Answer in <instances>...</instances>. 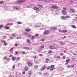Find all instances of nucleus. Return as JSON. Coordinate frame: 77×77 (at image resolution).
I'll return each instance as SVG.
<instances>
[{
	"label": "nucleus",
	"mask_w": 77,
	"mask_h": 77,
	"mask_svg": "<svg viewBox=\"0 0 77 77\" xmlns=\"http://www.w3.org/2000/svg\"><path fill=\"white\" fill-rule=\"evenodd\" d=\"M50 33V31L48 30H47L45 31L43 33V35H48Z\"/></svg>",
	"instance_id": "nucleus-1"
},
{
	"label": "nucleus",
	"mask_w": 77,
	"mask_h": 77,
	"mask_svg": "<svg viewBox=\"0 0 77 77\" xmlns=\"http://www.w3.org/2000/svg\"><path fill=\"white\" fill-rule=\"evenodd\" d=\"M27 64L28 66H33V63H32L30 62L29 61L27 62Z\"/></svg>",
	"instance_id": "nucleus-2"
},
{
	"label": "nucleus",
	"mask_w": 77,
	"mask_h": 77,
	"mask_svg": "<svg viewBox=\"0 0 77 77\" xmlns=\"http://www.w3.org/2000/svg\"><path fill=\"white\" fill-rule=\"evenodd\" d=\"M51 8H52V9H58V6L54 5L52 6Z\"/></svg>",
	"instance_id": "nucleus-3"
},
{
	"label": "nucleus",
	"mask_w": 77,
	"mask_h": 77,
	"mask_svg": "<svg viewBox=\"0 0 77 77\" xmlns=\"http://www.w3.org/2000/svg\"><path fill=\"white\" fill-rule=\"evenodd\" d=\"M62 13L63 14V15H66V11L65 10H63L62 11Z\"/></svg>",
	"instance_id": "nucleus-4"
},
{
	"label": "nucleus",
	"mask_w": 77,
	"mask_h": 77,
	"mask_svg": "<svg viewBox=\"0 0 77 77\" xmlns=\"http://www.w3.org/2000/svg\"><path fill=\"white\" fill-rule=\"evenodd\" d=\"M46 68V66H44L43 67H42L41 69V71H44L45 69Z\"/></svg>",
	"instance_id": "nucleus-5"
},
{
	"label": "nucleus",
	"mask_w": 77,
	"mask_h": 77,
	"mask_svg": "<svg viewBox=\"0 0 77 77\" xmlns=\"http://www.w3.org/2000/svg\"><path fill=\"white\" fill-rule=\"evenodd\" d=\"M33 9H34V10H35V11H39V9L36 7H34L33 8Z\"/></svg>",
	"instance_id": "nucleus-6"
},
{
	"label": "nucleus",
	"mask_w": 77,
	"mask_h": 77,
	"mask_svg": "<svg viewBox=\"0 0 77 77\" xmlns=\"http://www.w3.org/2000/svg\"><path fill=\"white\" fill-rule=\"evenodd\" d=\"M29 67H27V66H26L25 67V71H28V69H29Z\"/></svg>",
	"instance_id": "nucleus-7"
},
{
	"label": "nucleus",
	"mask_w": 77,
	"mask_h": 77,
	"mask_svg": "<svg viewBox=\"0 0 77 77\" xmlns=\"http://www.w3.org/2000/svg\"><path fill=\"white\" fill-rule=\"evenodd\" d=\"M49 60V59L48 58H46L45 60V62L46 63H48V61Z\"/></svg>",
	"instance_id": "nucleus-8"
},
{
	"label": "nucleus",
	"mask_w": 77,
	"mask_h": 77,
	"mask_svg": "<svg viewBox=\"0 0 77 77\" xmlns=\"http://www.w3.org/2000/svg\"><path fill=\"white\" fill-rule=\"evenodd\" d=\"M12 60L13 61H14V60H16V58L15 57H12Z\"/></svg>",
	"instance_id": "nucleus-9"
},
{
	"label": "nucleus",
	"mask_w": 77,
	"mask_h": 77,
	"mask_svg": "<svg viewBox=\"0 0 77 77\" xmlns=\"http://www.w3.org/2000/svg\"><path fill=\"white\" fill-rule=\"evenodd\" d=\"M49 48H50L51 50H53L54 49V47L53 46L51 45L49 46Z\"/></svg>",
	"instance_id": "nucleus-10"
},
{
	"label": "nucleus",
	"mask_w": 77,
	"mask_h": 77,
	"mask_svg": "<svg viewBox=\"0 0 77 77\" xmlns=\"http://www.w3.org/2000/svg\"><path fill=\"white\" fill-rule=\"evenodd\" d=\"M30 31H31V30L30 29H26L25 30V32H30Z\"/></svg>",
	"instance_id": "nucleus-11"
},
{
	"label": "nucleus",
	"mask_w": 77,
	"mask_h": 77,
	"mask_svg": "<svg viewBox=\"0 0 77 77\" xmlns=\"http://www.w3.org/2000/svg\"><path fill=\"white\" fill-rule=\"evenodd\" d=\"M33 59H37V58H38L39 57L37 55H35L33 56Z\"/></svg>",
	"instance_id": "nucleus-12"
},
{
	"label": "nucleus",
	"mask_w": 77,
	"mask_h": 77,
	"mask_svg": "<svg viewBox=\"0 0 77 77\" xmlns=\"http://www.w3.org/2000/svg\"><path fill=\"white\" fill-rule=\"evenodd\" d=\"M65 18L66 17L65 16H62L61 17V19H62V20H65Z\"/></svg>",
	"instance_id": "nucleus-13"
},
{
	"label": "nucleus",
	"mask_w": 77,
	"mask_h": 77,
	"mask_svg": "<svg viewBox=\"0 0 77 77\" xmlns=\"http://www.w3.org/2000/svg\"><path fill=\"white\" fill-rule=\"evenodd\" d=\"M69 61H70V59L69 58L67 59L66 60V62H69Z\"/></svg>",
	"instance_id": "nucleus-14"
},
{
	"label": "nucleus",
	"mask_w": 77,
	"mask_h": 77,
	"mask_svg": "<svg viewBox=\"0 0 77 77\" xmlns=\"http://www.w3.org/2000/svg\"><path fill=\"white\" fill-rule=\"evenodd\" d=\"M36 6H39V7H41V8H42L43 7V6L41 5H36Z\"/></svg>",
	"instance_id": "nucleus-15"
},
{
	"label": "nucleus",
	"mask_w": 77,
	"mask_h": 77,
	"mask_svg": "<svg viewBox=\"0 0 77 77\" xmlns=\"http://www.w3.org/2000/svg\"><path fill=\"white\" fill-rule=\"evenodd\" d=\"M1 42L2 43H5V40H4L2 39L1 41Z\"/></svg>",
	"instance_id": "nucleus-16"
},
{
	"label": "nucleus",
	"mask_w": 77,
	"mask_h": 77,
	"mask_svg": "<svg viewBox=\"0 0 77 77\" xmlns=\"http://www.w3.org/2000/svg\"><path fill=\"white\" fill-rule=\"evenodd\" d=\"M25 1L26 0H22L20 1V3H24V2H25Z\"/></svg>",
	"instance_id": "nucleus-17"
},
{
	"label": "nucleus",
	"mask_w": 77,
	"mask_h": 77,
	"mask_svg": "<svg viewBox=\"0 0 77 77\" xmlns=\"http://www.w3.org/2000/svg\"><path fill=\"white\" fill-rule=\"evenodd\" d=\"M29 75H32V71L29 72L28 73Z\"/></svg>",
	"instance_id": "nucleus-18"
},
{
	"label": "nucleus",
	"mask_w": 77,
	"mask_h": 77,
	"mask_svg": "<svg viewBox=\"0 0 77 77\" xmlns=\"http://www.w3.org/2000/svg\"><path fill=\"white\" fill-rule=\"evenodd\" d=\"M70 10L72 12H75V11H74V9H70Z\"/></svg>",
	"instance_id": "nucleus-19"
},
{
	"label": "nucleus",
	"mask_w": 77,
	"mask_h": 77,
	"mask_svg": "<svg viewBox=\"0 0 77 77\" xmlns=\"http://www.w3.org/2000/svg\"><path fill=\"white\" fill-rule=\"evenodd\" d=\"M53 53V51L51 50H50L49 51L48 53L49 54H51V53Z\"/></svg>",
	"instance_id": "nucleus-20"
},
{
	"label": "nucleus",
	"mask_w": 77,
	"mask_h": 77,
	"mask_svg": "<svg viewBox=\"0 0 77 77\" xmlns=\"http://www.w3.org/2000/svg\"><path fill=\"white\" fill-rule=\"evenodd\" d=\"M67 32V30H63V33H66Z\"/></svg>",
	"instance_id": "nucleus-21"
},
{
	"label": "nucleus",
	"mask_w": 77,
	"mask_h": 77,
	"mask_svg": "<svg viewBox=\"0 0 77 77\" xmlns=\"http://www.w3.org/2000/svg\"><path fill=\"white\" fill-rule=\"evenodd\" d=\"M6 60L7 61V62H9L10 60V58H8L6 59Z\"/></svg>",
	"instance_id": "nucleus-22"
},
{
	"label": "nucleus",
	"mask_w": 77,
	"mask_h": 77,
	"mask_svg": "<svg viewBox=\"0 0 77 77\" xmlns=\"http://www.w3.org/2000/svg\"><path fill=\"white\" fill-rule=\"evenodd\" d=\"M3 27V25H0V29H2Z\"/></svg>",
	"instance_id": "nucleus-23"
},
{
	"label": "nucleus",
	"mask_w": 77,
	"mask_h": 77,
	"mask_svg": "<svg viewBox=\"0 0 77 77\" xmlns=\"http://www.w3.org/2000/svg\"><path fill=\"white\" fill-rule=\"evenodd\" d=\"M27 41L28 43H30V39H27Z\"/></svg>",
	"instance_id": "nucleus-24"
},
{
	"label": "nucleus",
	"mask_w": 77,
	"mask_h": 77,
	"mask_svg": "<svg viewBox=\"0 0 77 77\" xmlns=\"http://www.w3.org/2000/svg\"><path fill=\"white\" fill-rule=\"evenodd\" d=\"M71 26L72 27V28H75V29L76 28L75 26L74 25H72Z\"/></svg>",
	"instance_id": "nucleus-25"
},
{
	"label": "nucleus",
	"mask_w": 77,
	"mask_h": 77,
	"mask_svg": "<svg viewBox=\"0 0 77 77\" xmlns=\"http://www.w3.org/2000/svg\"><path fill=\"white\" fill-rule=\"evenodd\" d=\"M24 33L25 36H28V35H29V33L25 32Z\"/></svg>",
	"instance_id": "nucleus-26"
},
{
	"label": "nucleus",
	"mask_w": 77,
	"mask_h": 77,
	"mask_svg": "<svg viewBox=\"0 0 77 77\" xmlns=\"http://www.w3.org/2000/svg\"><path fill=\"white\" fill-rule=\"evenodd\" d=\"M59 32H60V33H63V30H61L60 29H59Z\"/></svg>",
	"instance_id": "nucleus-27"
},
{
	"label": "nucleus",
	"mask_w": 77,
	"mask_h": 77,
	"mask_svg": "<svg viewBox=\"0 0 77 77\" xmlns=\"http://www.w3.org/2000/svg\"><path fill=\"white\" fill-rule=\"evenodd\" d=\"M38 66L37 65H35V66H34V68L35 69H36V68H38Z\"/></svg>",
	"instance_id": "nucleus-28"
},
{
	"label": "nucleus",
	"mask_w": 77,
	"mask_h": 77,
	"mask_svg": "<svg viewBox=\"0 0 77 77\" xmlns=\"http://www.w3.org/2000/svg\"><path fill=\"white\" fill-rule=\"evenodd\" d=\"M15 68V65H13L12 67V69H14Z\"/></svg>",
	"instance_id": "nucleus-29"
},
{
	"label": "nucleus",
	"mask_w": 77,
	"mask_h": 77,
	"mask_svg": "<svg viewBox=\"0 0 77 77\" xmlns=\"http://www.w3.org/2000/svg\"><path fill=\"white\" fill-rule=\"evenodd\" d=\"M51 68H53L54 67V65H52L51 66Z\"/></svg>",
	"instance_id": "nucleus-30"
},
{
	"label": "nucleus",
	"mask_w": 77,
	"mask_h": 77,
	"mask_svg": "<svg viewBox=\"0 0 77 77\" xmlns=\"http://www.w3.org/2000/svg\"><path fill=\"white\" fill-rule=\"evenodd\" d=\"M4 45H5V46H6V45H8V43L5 42L4 44Z\"/></svg>",
	"instance_id": "nucleus-31"
},
{
	"label": "nucleus",
	"mask_w": 77,
	"mask_h": 77,
	"mask_svg": "<svg viewBox=\"0 0 77 77\" xmlns=\"http://www.w3.org/2000/svg\"><path fill=\"white\" fill-rule=\"evenodd\" d=\"M17 23L18 24H22V22H17Z\"/></svg>",
	"instance_id": "nucleus-32"
},
{
	"label": "nucleus",
	"mask_w": 77,
	"mask_h": 77,
	"mask_svg": "<svg viewBox=\"0 0 77 77\" xmlns=\"http://www.w3.org/2000/svg\"><path fill=\"white\" fill-rule=\"evenodd\" d=\"M40 47L42 48H44L45 47V46L44 45H43L40 46Z\"/></svg>",
	"instance_id": "nucleus-33"
},
{
	"label": "nucleus",
	"mask_w": 77,
	"mask_h": 77,
	"mask_svg": "<svg viewBox=\"0 0 77 77\" xmlns=\"http://www.w3.org/2000/svg\"><path fill=\"white\" fill-rule=\"evenodd\" d=\"M66 18H70V16H69L68 15H66Z\"/></svg>",
	"instance_id": "nucleus-34"
},
{
	"label": "nucleus",
	"mask_w": 77,
	"mask_h": 77,
	"mask_svg": "<svg viewBox=\"0 0 77 77\" xmlns=\"http://www.w3.org/2000/svg\"><path fill=\"white\" fill-rule=\"evenodd\" d=\"M15 53H16V54H18L19 53V52H18V51H16L15 52Z\"/></svg>",
	"instance_id": "nucleus-35"
},
{
	"label": "nucleus",
	"mask_w": 77,
	"mask_h": 77,
	"mask_svg": "<svg viewBox=\"0 0 77 77\" xmlns=\"http://www.w3.org/2000/svg\"><path fill=\"white\" fill-rule=\"evenodd\" d=\"M17 3H21V1H17Z\"/></svg>",
	"instance_id": "nucleus-36"
},
{
	"label": "nucleus",
	"mask_w": 77,
	"mask_h": 77,
	"mask_svg": "<svg viewBox=\"0 0 77 77\" xmlns=\"http://www.w3.org/2000/svg\"><path fill=\"white\" fill-rule=\"evenodd\" d=\"M50 69V66H48L47 68V70H49V69Z\"/></svg>",
	"instance_id": "nucleus-37"
},
{
	"label": "nucleus",
	"mask_w": 77,
	"mask_h": 77,
	"mask_svg": "<svg viewBox=\"0 0 77 77\" xmlns=\"http://www.w3.org/2000/svg\"><path fill=\"white\" fill-rule=\"evenodd\" d=\"M60 44H61V45H65V43H63L62 42H61L60 43Z\"/></svg>",
	"instance_id": "nucleus-38"
},
{
	"label": "nucleus",
	"mask_w": 77,
	"mask_h": 77,
	"mask_svg": "<svg viewBox=\"0 0 77 77\" xmlns=\"http://www.w3.org/2000/svg\"><path fill=\"white\" fill-rule=\"evenodd\" d=\"M35 38V36H32V37L31 38L32 39V40H33V38Z\"/></svg>",
	"instance_id": "nucleus-39"
},
{
	"label": "nucleus",
	"mask_w": 77,
	"mask_h": 77,
	"mask_svg": "<svg viewBox=\"0 0 77 77\" xmlns=\"http://www.w3.org/2000/svg\"><path fill=\"white\" fill-rule=\"evenodd\" d=\"M75 59H76V58H73L72 59V60L73 61H74L75 60Z\"/></svg>",
	"instance_id": "nucleus-40"
},
{
	"label": "nucleus",
	"mask_w": 77,
	"mask_h": 77,
	"mask_svg": "<svg viewBox=\"0 0 77 77\" xmlns=\"http://www.w3.org/2000/svg\"><path fill=\"white\" fill-rule=\"evenodd\" d=\"M3 3H4V2H3V1H1L0 2V5L3 4Z\"/></svg>",
	"instance_id": "nucleus-41"
},
{
	"label": "nucleus",
	"mask_w": 77,
	"mask_h": 77,
	"mask_svg": "<svg viewBox=\"0 0 77 77\" xmlns=\"http://www.w3.org/2000/svg\"><path fill=\"white\" fill-rule=\"evenodd\" d=\"M5 29H6L7 30H8V29H9V26L6 27Z\"/></svg>",
	"instance_id": "nucleus-42"
},
{
	"label": "nucleus",
	"mask_w": 77,
	"mask_h": 77,
	"mask_svg": "<svg viewBox=\"0 0 77 77\" xmlns=\"http://www.w3.org/2000/svg\"><path fill=\"white\" fill-rule=\"evenodd\" d=\"M39 56H40V57H42V56H43V55L42 54H40L39 55Z\"/></svg>",
	"instance_id": "nucleus-43"
},
{
	"label": "nucleus",
	"mask_w": 77,
	"mask_h": 77,
	"mask_svg": "<svg viewBox=\"0 0 77 77\" xmlns=\"http://www.w3.org/2000/svg\"><path fill=\"white\" fill-rule=\"evenodd\" d=\"M13 36L14 37H15L16 36H17V34H14L13 35Z\"/></svg>",
	"instance_id": "nucleus-44"
},
{
	"label": "nucleus",
	"mask_w": 77,
	"mask_h": 77,
	"mask_svg": "<svg viewBox=\"0 0 77 77\" xmlns=\"http://www.w3.org/2000/svg\"><path fill=\"white\" fill-rule=\"evenodd\" d=\"M63 59H66V57L65 56H63Z\"/></svg>",
	"instance_id": "nucleus-45"
},
{
	"label": "nucleus",
	"mask_w": 77,
	"mask_h": 77,
	"mask_svg": "<svg viewBox=\"0 0 77 77\" xmlns=\"http://www.w3.org/2000/svg\"><path fill=\"white\" fill-rule=\"evenodd\" d=\"M13 23H11L9 24V26H12V25H13Z\"/></svg>",
	"instance_id": "nucleus-46"
},
{
	"label": "nucleus",
	"mask_w": 77,
	"mask_h": 77,
	"mask_svg": "<svg viewBox=\"0 0 77 77\" xmlns=\"http://www.w3.org/2000/svg\"><path fill=\"white\" fill-rule=\"evenodd\" d=\"M35 36H39V34H37L35 35Z\"/></svg>",
	"instance_id": "nucleus-47"
},
{
	"label": "nucleus",
	"mask_w": 77,
	"mask_h": 77,
	"mask_svg": "<svg viewBox=\"0 0 77 77\" xmlns=\"http://www.w3.org/2000/svg\"><path fill=\"white\" fill-rule=\"evenodd\" d=\"M45 41V39H42L41 40V41H42V42H44Z\"/></svg>",
	"instance_id": "nucleus-48"
},
{
	"label": "nucleus",
	"mask_w": 77,
	"mask_h": 77,
	"mask_svg": "<svg viewBox=\"0 0 77 77\" xmlns=\"http://www.w3.org/2000/svg\"><path fill=\"white\" fill-rule=\"evenodd\" d=\"M20 57H18L17 58V59L18 60H20Z\"/></svg>",
	"instance_id": "nucleus-49"
},
{
	"label": "nucleus",
	"mask_w": 77,
	"mask_h": 77,
	"mask_svg": "<svg viewBox=\"0 0 77 77\" xmlns=\"http://www.w3.org/2000/svg\"><path fill=\"white\" fill-rule=\"evenodd\" d=\"M25 49H27V50H29V48L28 47H26L25 48Z\"/></svg>",
	"instance_id": "nucleus-50"
},
{
	"label": "nucleus",
	"mask_w": 77,
	"mask_h": 77,
	"mask_svg": "<svg viewBox=\"0 0 77 77\" xmlns=\"http://www.w3.org/2000/svg\"><path fill=\"white\" fill-rule=\"evenodd\" d=\"M6 37H7L6 36H4L3 39H6Z\"/></svg>",
	"instance_id": "nucleus-51"
},
{
	"label": "nucleus",
	"mask_w": 77,
	"mask_h": 77,
	"mask_svg": "<svg viewBox=\"0 0 77 77\" xmlns=\"http://www.w3.org/2000/svg\"><path fill=\"white\" fill-rule=\"evenodd\" d=\"M43 2H47V0H42Z\"/></svg>",
	"instance_id": "nucleus-52"
},
{
	"label": "nucleus",
	"mask_w": 77,
	"mask_h": 77,
	"mask_svg": "<svg viewBox=\"0 0 77 77\" xmlns=\"http://www.w3.org/2000/svg\"><path fill=\"white\" fill-rule=\"evenodd\" d=\"M27 8H31V7L29 5H28L27 6Z\"/></svg>",
	"instance_id": "nucleus-53"
},
{
	"label": "nucleus",
	"mask_w": 77,
	"mask_h": 77,
	"mask_svg": "<svg viewBox=\"0 0 77 77\" xmlns=\"http://www.w3.org/2000/svg\"><path fill=\"white\" fill-rule=\"evenodd\" d=\"M22 74L24 75L25 74H26V72H25V71L23 72H22Z\"/></svg>",
	"instance_id": "nucleus-54"
},
{
	"label": "nucleus",
	"mask_w": 77,
	"mask_h": 77,
	"mask_svg": "<svg viewBox=\"0 0 77 77\" xmlns=\"http://www.w3.org/2000/svg\"><path fill=\"white\" fill-rule=\"evenodd\" d=\"M54 70V69H50V71H52L53 70Z\"/></svg>",
	"instance_id": "nucleus-55"
},
{
	"label": "nucleus",
	"mask_w": 77,
	"mask_h": 77,
	"mask_svg": "<svg viewBox=\"0 0 77 77\" xmlns=\"http://www.w3.org/2000/svg\"><path fill=\"white\" fill-rule=\"evenodd\" d=\"M71 67H72V68H74V65H72L71 66Z\"/></svg>",
	"instance_id": "nucleus-56"
},
{
	"label": "nucleus",
	"mask_w": 77,
	"mask_h": 77,
	"mask_svg": "<svg viewBox=\"0 0 77 77\" xmlns=\"http://www.w3.org/2000/svg\"><path fill=\"white\" fill-rule=\"evenodd\" d=\"M57 58H58V59H60V57L58 56L57 57Z\"/></svg>",
	"instance_id": "nucleus-57"
},
{
	"label": "nucleus",
	"mask_w": 77,
	"mask_h": 77,
	"mask_svg": "<svg viewBox=\"0 0 77 77\" xmlns=\"http://www.w3.org/2000/svg\"><path fill=\"white\" fill-rule=\"evenodd\" d=\"M60 54L61 56H63L64 54H63V53H61Z\"/></svg>",
	"instance_id": "nucleus-58"
},
{
	"label": "nucleus",
	"mask_w": 77,
	"mask_h": 77,
	"mask_svg": "<svg viewBox=\"0 0 77 77\" xmlns=\"http://www.w3.org/2000/svg\"><path fill=\"white\" fill-rule=\"evenodd\" d=\"M13 56V55H11L9 56V57H12Z\"/></svg>",
	"instance_id": "nucleus-59"
},
{
	"label": "nucleus",
	"mask_w": 77,
	"mask_h": 77,
	"mask_svg": "<svg viewBox=\"0 0 77 77\" xmlns=\"http://www.w3.org/2000/svg\"><path fill=\"white\" fill-rule=\"evenodd\" d=\"M71 67V66H69V65H68L67 66V68H70Z\"/></svg>",
	"instance_id": "nucleus-60"
},
{
	"label": "nucleus",
	"mask_w": 77,
	"mask_h": 77,
	"mask_svg": "<svg viewBox=\"0 0 77 77\" xmlns=\"http://www.w3.org/2000/svg\"><path fill=\"white\" fill-rule=\"evenodd\" d=\"M57 29V28H56V27L54 28V30H56V29Z\"/></svg>",
	"instance_id": "nucleus-61"
},
{
	"label": "nucleus",
	"mask_w": 77,
	"mask_h": 77,
	"mask_svg": "<svg viewBox=\"0 0 77 77\" xmlns=\"http://www.w3.org/2000/svg\"><path fill=\"white\" fill-rule=\"evenodd\" d=\"M13 49H14V48H11L10 50V51H12Z\"/></svg>",
	"instance_id": "nucleus-62"
},
{
	"label": "nucleus",
	"mask_w": 77,
	"mask_h": 77,
	"mask_svg": "<svg viewBox=\"0 0 77 77\" xmlns=\"http://www.w3.org/2000/svg\"><path fill=\"white\" fill-rule=\"evenodd\" d=\"M65 65H68V62H66V63H65Z\"/></svg>",
	"instance_id": "nucleus-63"
},
{
	"label": "nucleus",
	"mask_w": 77,
	"mask_h": 77,
	"mask_svg": "<svg viewBox=\"0 0 77 77\" xmlns=\"http://www.w3.org/2000/svg\"><path fill=\"white\" fill-rule=\"evenodd\" d=\"M18 44H15V46H18Z\"/></svg>",
	"instance_id": "nucleus-64"
}]
</instances>
